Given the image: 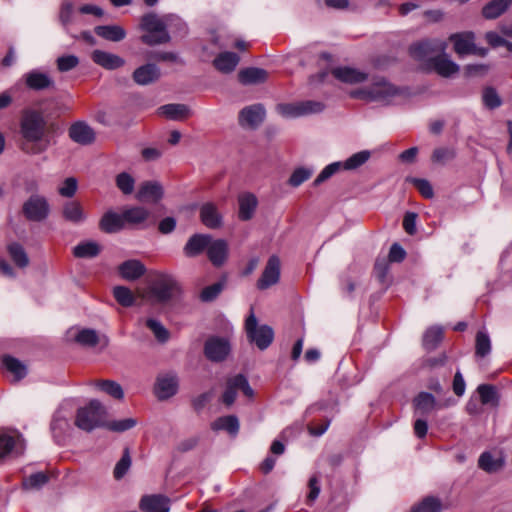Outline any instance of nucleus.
I'll return each instance as SVG.
<instances>
[{
    "instance_id": "f257e3e1",
    "label": "nucleus",
    "mask_w": 512,
    "mask_h": 512,
    "mask_svg": "<svg viewBox=\"0 0 512 512\" xmlns=\"http://www.w3.org/2000/svg\"><path fill=\"white\" fill-rule=\"evenodd\" d=\"M19 134V148L27 155H39L50 146L47 121L38 110L26 108L22 111Z\"/></svg>"
},
{
    "instance_id": "f03ea898",
    "label": "nucleus",
    "mask_w": 512,
    "mask_h": 512,
    "mask_svg": "<svg viewBox=\"0 0 512 512\" xmlns=\"http://www.w3.org/2000/svg\"><path fill=\"white\" fill-rule=\"evenodd\" d=\"M165 16L160 17L156 13L150 12L144 14L140 19L139 27L146 34L142 35V43L155 46L165 44L170 41L169 31L166 30Z\"/></svg>"
},
{
    "instance_id": "7ed1b4c3",
    "label": "nucleus",
    "mask_w": 512,
    "mask_h": 512,
    "mask_svg": "<svg viewBox=\"0 0 512 512\" xmlns=\"http://www.w3.org/2000/svg\"><path fill=\"white\" fill-rule=\"evenodd\" d=\"M106 416V408L100 401L93 399L77 410L75 425L83 431L91 432L95 428L105 426Z\"/></svg>"
},
{
    "instance_id": "20e7f679",
    "label": "nucleus",
    "mask_w": 512,
    "mask_h": 512,
    "mask_svg": "<svg viewBox=\"0 0 512 512\" xmlns=\"http://www.w3.org/2000/svg\"><path fill=\"white\" fill-rule=\"evenodd\" d=\"M398 94L399 89L385 79H378L369 87L356 89L351 92L353 98L382 104H388Z\"/></svg>"
},
{
    "instance_id": "39448f33",
    "label": "nucleus",
    "mask_w": 512,
    "mask_h": 512,
    "mask_svg": "<svg viewBox=\"0 0 512 512\" xmlns=\"http://www.w3.org/2000/svg\"><path fill=\"white\" fill-rule=\"evenodd\" d=\"M245 331L249 342L254 343L260 350H265L273 342V329L265 324L259 325L253 309L245 320Z\"/></svg>"
},
{
    "instance_id": "423d86ee",
    "label": "nucleus",
    "mask_w": 512,
    "mask_h": 512,
    "mask_svg": "<svg viewBox=\"0 0 512 512\" xmlns=\"http://www.w3.org/2000/svg\"><path fill=\"white\" fill-rule=\"evenodd\" d=\"M181 292L177 280L168 274H160L150 286V295L158 303H167Z\"/></svg>"
},
{
    "instance_id": "0eeeda50",
    "label": "nucleus",
    "mask_w": 512,
    "mask_h": 512,
    "mask_svg": "<svg viewBox=\"0 0 512 512\" xmlns=\"http://www.w3.org/2000/svg\"><path fill=\"white\" fill-rule=\"evenodd\" d=\"M21 213L29 222H44L51 213L48 199L41 194H31L22 204Z\"/></svg>"
},
{
    "instance_id": "6e6552de",
    "label": "nucleus",
    "mask_w": 512,
    "mask_h": 512,
    "mask_svg": "<svg viewBox=\"0 0 512 512\" xmlns=\"http://www.w3.org/2000/svg\"><path fill=\"white\" fill-rule=\"evenodd\" d=\"M447 48L446 42L439 39H425L410 46V55L418 61L425 62L428 66L431 59L440 53H444Z\"/></svg>"
},
{
    "instance_id": "1a4fd4ad",
    "label": "nucleus",
    "mask_w": 512,
    "mask_h": 512,
    "mask_svg": "<svg viewBox=\"0 0 512 512\" xmlns=\"http://www.w3.org/2000/svg\"><path fill=\"white\" fill-rule=\"evenodd\" d=\"M238 390L248 398L254 395L247 378L242 374L235 375L227 380L226 389L222 395V401L226 406H231L235 402Z\"/></svg>"
},
{
    "instance_id": "9d476101",
    "label": "nucleus",
    "mask_w": 512,
    "mask_h": 512,
    "mask_svg": "<svg viewBox=\"0 0 512 512\" xmlns=\"http://www.w3.org/2000/svg\"><path fill=\"white\" fill-rule=\"evenodd\" d=\"M231 351L230 342L219 336L209 337L204 344V355L212 362L224 361Z\"/></svg>"
},
{
    "instance_id": "9b49d317",
    "label": "nucleus",
    "mask_w": 512,
    "mask_h": 512,
    "mask_svg": "<svg viewBox=\"0 0 512 512\" xmlns=\"http://www.w3.org/2000/svg\"><path fill=\"white\" fill-rule=\"evenodd\" d=\"M178 377L175 372L159 374L155 383V395L159 400H166L178 391Z\"/></svg>"
},
{
    "instance_id": "f8f14e48",
    "label": "nucleus",
    "mask_w": 512,
    "mask_h": 512,
    "mask_svg": "<svg viewBox=\"0 0 512 512\" xmlns=\"http://www.w3.org/2000/svg\"><path fill=\"white\" fill-rule=\"evenodd\" d=\"M454 43V50L458 55L479 54L484 56L486 49H477L474 43L475 36L472 32L452 34L449 38Z\"/></svg>"
},
{
    "instance_id": "ddd939ff",
    "label": "nucleus",
    "mask_w": 512,
    "mask_h": 512,
    "mask_svg": "<svg viewBox=\"0 0 512 512\" xmlns=\"http://www.w3.org/2000/svg\"><path fill=\"white\" fill-rule=\"evenodd\" d=\"M69 138L76 144L88 146L95 142L96 133L85 121H76L68 128Z\"/></svg>"
},
{
    "instance_id": "4468645a",
    "label": "nucleus",
    "mask_w": 512,
    "mask_h": 512,
    "mask_svg": "<svg viewBox=\"0 0 512 512\" xmlns=\"http://www.w3.org/2000/svg\"><path fill=\"white\" fill-rule=\"evenodd\" d=\"M452 404H454V401L452 400L437 402L434 395L428 392L419 393L413 400L416 413L421 415H427L434 410L446 408Z\"/></svg>"
},
{
    "instance_id": "2eb2a0df",
    "label": "nucleus",
    "mask_w": 512,
    "mask_h": 512,
    "mask_svg": "<svg viewBox=\"0 0 512 512\" xmlns=\"http://www.w3.org/2000/svg\"><path fill=\"white\" fill-rule=\"evenodd\" d=\"M505 456L502 451H484L478 459V467L486 473L499 472L505 466Z\"/></svg>"
},
{
    "instance_id": "dca6fc26",
    "label": "nucleus",
    "mask_w": 512,
    "mask_h": 512,
    "mask_svg": "<svg viewBox=\"0 0 512 512\" xmlns=\"http://www.w3.org/2000/svg\"><path fill=\"white\" fill-rule=\"evenodd\" d=\"M22 79L26 87L33 91H42L53 88L55 85L54 80L48 73L41 72L40 70L34 69L22 76Z\"/></svg>"
},
{
    "instance_id": "f3484780",
    "label": "nucleus",
    "mask_w": 512,
    "mask_h": 512,
    "mask_svg": "<svg viewBox=\"0 0 512 512\" xmlns=\"http://www.w3.org/2000/svg\"><path fill=\"white\" fill-rule=\"evenodd\" d=\"M280 278V260L277 256H271L265 269L261 275V277L257 281V288L260 290H265L270 286L276 284Z\"/></svg>"
},
{
    "instance_id": "a211bd4d",
    "label": "nucleus",
    "mask_w": 512,
    "mask_h": 512,
    "mask_svg": "<svg viewBox=\"0 0 512 512\" xmlns=\"http://www.w3.org/2000/svg\"><path fill=\"white\" fill-rule=\"evenodd\" d=\"M229 254V246L226 240L224 239H213L211 237V242H209L207 247V256L210 262L215 267L222 266Z\"/></svg>"
},
{
    "instance_id": "6ab92c4d",
    "label": "nucleus",
    "mask_w": 512,
    "mask_h": 512,
    "mask_svg": "<svg viewBox=\"0 0 512 512\" xmlns=\"http://www.w3.org/2000/svg\"><path fill=\"white\" fill-rule=\"evenodd\" d=\"M265 117V109L261 104H254L243 108L239 113V123L243 127L255 128Z\"/></svg>"
},
{
    "instance_id": "aec40b11",
    "label": "nucleus",
    "mask_w": 512,
    "mask_h": 512,
    "mask_svg": "<svg viewBox=\"0 0 512 512\" xmlns=\"http://www.w3.org/2000/svg\"><path fill=\"white\" fill-rule=\"evenodd\" d=\"M427 68L434 70L437 74L445 78H448L459 71V66L449 59L444 53H440L431 59V63Z\"/></svg>"
},
{
    "instance_id": "412c9836",
    "label": "nucleus",
    "mask_w": 512,
    "mask_h": 512,
    "mask_svg": "<svg viewBox=\"0 0 512 512\" xmlns=\"http://www.w3.org/2000/svg\"><path fill=\"white\" fill-rule=\"evenodd\" d=\"M63 219L74 225L83 223L87 216L82 204L76 200L66 201L61 209Z\"/></svg>"
},
{
    "instance_id": "4be33fe9",
    "label": "nucleus",
    "mask_w": 512,
    "mask_h": 512,
    "mask_svg": "<svg viewBox=\"0 0 512 512\" xmlns=\"http://www.w3.org/2000/svg\"><path fill=\"white\" fill-rule=\"evenodd\" d=\"M163 197V188L155 181L143 182L136 194L137 200L141 202L157 203Z\"/></svg>"
},
{
    "instance_id": "5701e85b",
    "label": "nucleus",
    "mask_w": 512,
    "mask_h": 512,
    "mask_svg": "<svg viewBox=\"0 0 512 512\" xmlns=\"http://www.w3.org/2000/svg\"><path fill=\"white\" fill-rule=\"evenodd\" d=\"M160 69L157 65L148 63L138 67L133 72V80L141 86L149 85L156 82L160 78Z\"/></svg>"
},
{
    "instance_id": "b1692460",
    "label": "nucleus",
    "mask_w": 512,
    "mask_h": 512,
    "mask_svg": "<svg viewBox=\"0 0 512 512\" xmlns=\"http://www.w3.org/2000/svg\"><path fill=\"white\" fill-rule=\"evenodd\" d=\"M209 242H211V235L209 234H194L186 242L183 252L186 257L193 258L200 255L205 250Z\"/></svg>"
},
{
    "instance_id": "393cba45",
    "label": "nucleus",
    "mask_w": 512,
    "mask_h": 512,
    "mask_svg": "<svg viewBox=\"0 0 512 512\" xmlns=\"http://www.w3.org/2000/svg\"><path fill=\"white\" fill-rule=\"evenodd\" d=\"M91 59L94 63L107 70H114L125 64V60L120 56L103 50H94L91 54Z\"/></svg>"
},
{
    "instance_id": "a878e982",
    "label": "nucleus",
    "mask_w": 512,
    "mask_h": 512,
    "mask_svg": "<svg viewBox=\"0 0 512 512\" xmlns=\"http://www.w3.org/2000/svg\"><path fill=\"white\" fill-rule=\"evenodd\" d=\"M118 272L123 279L134 281L145 274L146 268L139 260L131 259L120 264Z\"/></svg>"
},
{
    "instance_id": "bb28decb",
    "label": "nucleus",
    "mask_w": 512,
    "mask_h": 512,
    "mask_svg": "<svg viewBox=\"0 0 512 512\" xmlns=\"http://www.w3.org/2000/svg\"><path fill=\"white\" fill-rule=\"evenodd\" d=\"M140 508L144 512H169V499L162 495L144 496L141 499Z\"/></svg>"
},
{
    "instance_id": "cd10ccee",
    "label": "nucleus",
    "mask_w": 512,
    "mask_h": 512,
    "mask_svg": "<svg viewBox=\"0 0 512 512\" xmlns=\"http://www.w3.org/2000/svg\"><path fill=\"white\" fill-rule=\"evenodd\" d=\"M200 219L210 229H217L222 225V216L213 203H205L201 206Z\"/></svg>"
},
{
    "instance_id": "c85d7f7f",
    "label": "nucleus",
    "mask_w": 512,
    "mask_h": 512,
    "mask_svg": "<svg viewBox=\"0 0 512 512\" xmlns=\"http://www.w3.org/2000/svg\"><path fill=\"white\" fill-rule=\"evenodd\" d=\"M100 229L105 233H115L125 227L123 214H118L114 211L106 212L100 222Z\"/></svg>"
},
{
    "instance_id": "c756f323",
    "label": "nucleus",
    "mask_w": 512,
    "mask_h": 512,
    "mask_svg": "<svg viewBox=\"0 0 512 512\" xmlns=\"http://www.w3.org/2000/svg\"><path fill=\"white\" fill-rule=\"evenodd\" d=\"M122 214L125 226H140L150 217V211L140 206L126 208Z\"/></svg>"
},
{
    "instance_id": "7c9ffc66",
    "label": "nucleus",
    "mask_w": 512,
    "mask_h": 512,
    "mask_svg": "<svg viewBox=\"0 0 512 512\" xmlns=\"http://www.w3.org/2000/svg\"><path fill=\"white\" fill-rule=\"evenodd\" d=\"M333 76L345 83L356 84L364 82L367 74L351 67H338L332 70Z\"/></svg>"
},
{
    "instance_id": "2f4dec72",
    "label": "nucleus",
    "mask_w": 512,
    "mask_h": 512,
    "mask_svg": "<svg viewBox=\"0 0 512 512\" xmlns=\"http://www.w3.org/2000/svg\"><path fill=\"white\" fill-rule=\"evenodd\" d=\"M239 202V218L242 221L250 220L257 208L258 201L254 194L243 193L238 198Z\"/></svg>"
},
{
    "instance_id": "473e14b6",
    "label": "nucleus",
    "mask_w": 512,
    "mask_h": 512,
    "mask_svg": "<svg viewBox=\"0 0 512 512\" xmlns=\"http://www.w3.org/2000/svg\"><path fill=\"white\" fill-rule=\"evenodd\" d=\"M158 113L170 120H183L191 115L189 107L185 104H166L158 108Z\"/></svg>"
},
{
    "instance_id": "72a5a7b5",
    "label": "nucleus",
    "mask_w": 512,
    "mask_h": 512,
    "mask_svg": "<svg viewBox=\"0 0 512 512\" xmlns=\"http://www.w3.org/2000/svg\"><path fill=\"white\" fill-rule=\"evenodd\" d=\"M239 428V420L235 415L221 416L211 423L213 431H226L231 436H236Z\"/></svg>"
},
{
    "instance_id": "f704fd0d",
    "label": "nucleus",
    "mask_w": 512,
    "mask_h": 512,
    "mask_svg": "<svg viewBox=\"0 0 512 512\" xmlns=\"http://www.w3.org/2000/svg\"><path fill=\"white\" fill-rule=\"evenodd\" d=\"M240 61L239 56L234 52H222L213 61L215 68L222 73H231L235 70Z\"/></svg>"
},
{
    "instance_id": "c9c22d12",
    "label": "nucleus",
    "mask_w": 512,
    "mask_h": 512,
    "mask_svg": "<svg viewBox=\"0 0 512 512\" xmlns=\"http://www.w3.org/2000/svg\"><path fill=\"white\" fill-rule=\"evenodd\" d=\"M267 77L266 70L256 67L242 69L238 74L239 81L244 85L263 83L267 80Z\"/></svg>"
},
{
    "instance_id": "e433bc0d",
    "label": "nucleus",
    "mask_w": 512,
    "mask_h": 512,
    "mask_svg": "<svg viewBox=\"0 0 512 512\" xmlns=\"http://www.w3.org/2000/svg\"><path fill=\"white\" fill-rule=\"evenodd\" d=\"M2 365L13 376L15 382L20 381L27 374L26 366L20 360L10 355L3 356Z\"/></svg>"
},
{
    "instance_id": "4c0bfd02",
    "label": "nucleus",
    "mask_w": 512,
    "mask_h": 512,
    "mask_svg": "<svg viewBox=\"0 0 512 512\" xmlns=\"http://www.w3.org/2000/svg\"><path fill=\"white\" fill-rule=\"evenodd\" d=\"M95 33L105 40L112 42L122 41L126 37V31L119 25H102L95 27Z\"/></svg>"
},
{
    "instance_id": "58836bf2",
    "label": "nucleus",
    "mask_w": 512,
    "mask_h": 512,
    "mask_svg": "<svg viewBox=\"0 0 512 512\" xmlns=\"http://www.w3.org/2000/svg\"><path fill=\"white\" fill-rule=\"evenodd\" d=\"M101 252V246L95 241H83L73 248L76 258H94Z\"/></svg>"
},
{
    "instance_id": "ea45409f",
    "label": "nucleus",
    "mask_w": 512,
    "mask_h": 512,
    "mask_svg": "<svg viewBox=\"0 0 512 512\" xmlns=\"http://www.w3.org/2000/svg\"><path fill=\"white\" fill-rule=\"evenodd\" d=\"M510 5V0H491L482 9L486 19H496L502 15Z\"/></svg>"
},
{
    "instance_id": "a19ab883",
    "label": "nucleus",
    "mask_w": 512,
    "mask_h": 512,
    "mask_svg": "<svg viewBox=\"0 0 512 512\" xmlns=\"http://www.w3.org/2000/svg\"><path fill=\"white\" fill-rule=\"evenodd\" d=\"M443 339V329L441 326H432L426 330L423 335V347L427 351L437 348Z\"/></svg>"
},
{
    "instance_id": "79ce46f5",
    "label": "nucleus",
    "mask_w": 512,
    "mask_h": 512,
    "mask_svg": "<svg viewBox=\"0 0 512 512\" xmlns=\"http://www.w3.org/2000/svg\"><path fill=\"white\" fill-rule=\"evenodd\" d=\"M476 391L479 395V400L482 405H498L497 391L493 385L480 384Z\"/></svg>"
},
{
    "instance_id": "37998d69",
    "label": "nucleus",
    "mask_w": 512,
    "mask_h": 512,
    "mask_svg": "<svg viewBox=\"0 0 512 512\" xmlns=\"http://www.w3.org/2000/svg\"><path fill=\"white\" fill-rule=\"evenodd\" d=\"M8 253L13 262L20 268L29 264V258L23 246L19 243H12L8 246Z\"/></svg>"
},
{
    "instance_id": "c03bdc74",
    "label": "nucleus",
    "mask_w": 512,
    "mask_h": 512,
    "mask_svg": "<svg viewBox=\"0 0 512 512\" xmlns=\"http://www.w3.org/2000/svg\"><path fill=\"white\" fill-rule=\"evenodd\" d=\"M95 385L103 392L108 394L109 396L115 399H122L124 397V392L121 385L112 380H100L95 383Z\"/></svg>"
},
{
    "instance_id": "a18cd8bd",
    "label": "nucleus",
    "mask_w": 512,
    "mask_h": 512,
    "mask_svg": "<svg viewBox=\"0 0 512 512\" xmlns=\"http://www.w3.org/2000/svg\"><path fill=\"white\" fill-rule=\"evenodd\" d=\"M491 352V340L485 331H478L475 339V355L485 357Z\"/></svg>"
},
{
    "instance_id": "49530a36",
    "label": "nucleus",
    "mask_w": 512,
    "mask_h": 512,
    "mask_svg": "<svg viewBox=\"0 0 512 512\" xmlns=\"http://www.w3.org/2000/svg\"><path fill=\"white\" fill-rule=\"evenodd\" d=\"M21 441V436L15 438L0 430V459L6 457L16 447L17 443Z\"/></svg>"
},
{
    "instance_id": "de8ad7c7",
    "label": "nucleus",
    "mask_w": 512,
    "mask_h": 512,
    "mask_svg": "<svg viewBox=\"0 0 512 512\" xmlns=\"http://www.w3.org/2000/svg\"><path fill=\"white\" fill-rule=\"evenodd\" d=\"M49 480V476L44 472L31 474L23 480V488L26 490H38L42 488Z\"/></svg>"
},
{
    "instance_id": "09e8293b",
    "label": "nucleus",
    "mask_w": 512,
    "mask_h": 512,
    "mask_svg": "<svg viewBox=\"0 0 512 512\" xmlns=\"http://www.w3.org/2000/svg\"><path fill=\"white\" fill-rule=\"evenodd\" d=\"M113 296L116 301L123 307H130L135 302L132 291L125 286H116L113 289Z\"/></svg>"
},
{
    "instance_id": "8fccbe9b",
    "label": "nucleus",
    "mask_w": 512,
    "mask_h": 512,
    "mask_svg": "<svg viewBox=\"0 0 512 512\" xmlns=\"http://www.w3.org/2000/svg\"><path fill=\"white\" fill-rule=\"evenodd\" d=\"M131 456L129 448H125L123 451V455L120 458V460L116 463L114 470H113V476L115 479L119 480L124 477V475L128 472V470L131 467Z\"/></svg>"
},
{
    "instance_id": "3c124183",
    "label": "nucleus",
    "mask_w": 512,
    "mask_h": 512,
    "mask_svg": "<svg viewBox=\"0 0 512 512\" xmlns=\"http://www.w3.org/2000/svg\"><path fill=\"white\" fill-rule=\"evenodd\" d=\"M75 341L85 347H94L99 342V336L93 329H82L76 336Z\"/></svg>"
},
{
    "instance_id": "603ef678",
    "label": "nucleus",
    "mask_w": 512,
    "mask_h": 512,
    "mask_svg": "<svg viewBox=\"0 0 512 512\" xmlns=\"http://www.w3.org/2000/svg\"><path fill=\"white\" fill-rule=\"evenodd\" d=\"M370 158V152L367 150H363L360 152H357L350 156L347 160H345L343 163V169L345 170H354L360 166H362L365 162L368 161Z\"/></svg>"
},
{
    "instance_id": "864d4df0",
    "label": "nucleus",
    "mask_w": 512,
    "mask_h": 512,
    "mask_svg": "<svg viewBox=\"0 0 512 512\" xmlns=\"http://www.w3.org/2000/svg\"><path fill=\"white\" fill-rule=\"evenodd\" d=\"M442 506L438 498L426 497L419 504L415 505L414 512H441Z\"/></svg>"
},
{
    "instance_id": "5fc2aeb1",
    "label": "nucleus",
    "mask_w": 512,
    "mask_h": 512,
    "mask_svg": "<svg viewBox=\"0 0 512 512\" xmlns=\"http://www.w3.org/2000/svg\"><path fill=\"white\" fill-rule=\"evenodd\" d=\"M136 424L137 420L135 418H125L108 422L106 421L104 427L113 432H125L134 428Z\"/></svg>"
},
{
    "instance_id": "6e6d98bb",
    "label": "nucleus",
    "mask_w": 512,
    "mask_h": 512,
    "mask_svg": "<svg viewBox=\"0 0 512 512\" xmlns=\"http://www.w3.org/2000/svg\"><path fill=\"white\" fill-rule=\"evenodd\" d=\"M298 103L300 109V117L321 113L325 109V105L320 101L306 100L300 101Z\"/></svg>"
},
{
    "instance_id": "4d7b16f0",
    "label": "nucleus",
    "mask_w": 512,
    "mask_h": 512,
    "mask_svg": "<svg viewBox=\"0 0 512 512\" xmlns=\"http://www.w3.org/2000/svg\"><path fill=\"white\" fill-rule=\"evenodd\" d=\"M146 326L153 332L155 338L164 343L169 339L168 330L156 319H147Z\"/></svg>"
},
{
    "instance_id": "13d9d810",
    "label": "nucleus",
    "mask_w": 512,
    "mask_h": 512,
    "mask_svg": "<svg viewBox=\"0 0 512 512\" xmlns=\"http://www.w3.org/2000/svg\"><path fill=\"white\" fill-rule=\"evenodd\" d=\"M134 185L135 180L130 174L122 172L116 176V186L123 194H131L134 190Z\"/></svg>"
},
{
    "instance_id": "bf43d9fd",
    "label": "nucleus",
    "mask_w": 512,
    "mask_h": 512,
    "mask_svg": "<svg viewBox=\"0 0 512 512\" xmlns=\"http://www.w3.org/2000/svg\"><path fill=\"white\" fill-rule=\"evenodd\" d=\"M165 22L167 31L170 30L173 33L179 34L186 33V24L179 16L174 14L165 15Z\"/></svg>"
},
{
    "instance_id": "052dcab7",
    "label": "nucleus",
    "mask_w": 512,
    "mask_h": 512,
    "mask_svg": "<svg viewBox=\"0 0 512 512\" xmlns=\"http://www.w3.org/2000/svg\"><path fill=\"white\" fill-rule=\"evenodd\" d=\"M313 174V170L305 167H299L293 171L289 178V184L292 187H298L308 180Z\"/></svg>"
},
{
    "instance_id": "680f3d73",
    "label": "nucleus",
    "mask_w": 512,
    "mask_h": 512,
    "mask_svg": "<svg viewBox=\"0 0 512 512\" xmlns=\"http://www.w3.org/2000/svg\"><path fill=\"white\" fill-rule=\"evenodd\" d=\"M343 169V163L341 161L339 162H333L329 165H327L317 176V178L314 180V185L317 186L324 181L328 180L331 176H333L335 173Z\"/></svg>"
},
{
    "instance_id": "e2e57ef3",
    "label": "nucleus",
    "mask_w": 512,
    "mask_h": 512,
    "mask_svg": "<svg viewBox=\"0 0 512 512\" xmlns=\"http://www.w3.org/2000/svg\"><path fill=\"white\" fill-rule=\"evenodd\" d=\"M78 189V181L74 177L66 178L58 188V193L62 197L72 198Z\"/></svg>"
},
{
    "instance_id": "0e129e2a",
    "label": "nucleus",
    "mask_w": 512,
    "mask_h": 512,
    "mask_svg": "<svg viewBox=\"0 0 512 512\" xmlns=\"http://www.w3.org/2000/svg\"><path fill=\"white\" fill-rule=\"evenodd\" d=\"M484 105L489 109L498 108L502 101L494 88H485L482 95Z\"/></svg>"
},
{
    "instance_id": "69168bd1",
    "label": "nucleus",
    "mask_w": 512,
    "mask_h": 512,
    "mask_svg": "<svg viewBox=\"0 0 512 512\" xmlns=\"http://www.w3.org/2000/svg\"><path fill=\"white\" fill-rule=\"evenodd\" d=\"M223 283L217 282L210 286L205 287L200 293V299L203 302H211L215 300L223 290Z\"/></svg>"
},
{
    "instance_id": "338daca9",
    "label": "nucleus",
    "mask_w": 512,
    "mask_h": 512,
    "mask_svg": "<svg viewBox=\"0 0 512 512\" xmlns=\"http://www.w3.org/2000/svg\"><path fill=\"white\" fill-rule=\"evenodd\" d=\"M57 69L60 72H68L79 64V58L75 55H64L57 58Z\"/></svg>"
},
{
    "instance_id": "774afa93",
    "label": "nucleus",
    "mask_w": 512,
    "mask_h": 512,
    "mask_svg": "<svg viewBox=\"0 0 512 512\" xmlns=\"http://www.w3.org/2000/svg\"><path fill=\"white\" fill-rule=\"evenodd\" d=\"M277 112L286 118H297L300 117V109H299V103H288V104H278Z\"/></svg>"
}]
</instances>
